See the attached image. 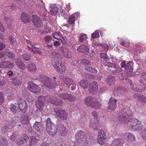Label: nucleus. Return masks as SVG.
<instances>
[{"mask_svg": "<svg viewBox=\"0 0 146 146\" xmlns=\"http://www.w3.org/2000/svg\"><path fill=\"white\" fill-rule=\"evenodd\" d=\"M120 44L121 45L125 47H127L129 46V45L130 42L129 40H126L124 42H120Z\"/></svg>", "mask_w": 146, "mask_h": 146, "instance_id": "56", "label": "nucleus"}, {"mask_svg": "<svg viewBox=\"0 0 146 146\" xmlns=\"http://www.w3.org/2000/svg\"><path fill=\"white\" fill-rule=\"evenodd\" d=\"M14 66V64L11 62L6 61L1 62L0 63V68H12Z\"/></svg>", "mask_w": 146, "mask_h": 146, "instance_id": "18", "label": "nucleus"}, {"mask_svg": "<svg viewBox=\"0 0 146 146\" xmlns=\"http://www.w3.org/2000/svg\"><path fill=\"white\" fill-rule=\"evenodd\" d=\"M47 97L49 99L47 101L48 102L53 104L56 106H60L63 104V102L62 100H60L56 99V100H54L52 99L50 96H49Z\"/></svg>", "mask_w": 146, "mask_h": 146, "instance_id": "22", "label": "nucleus"}, {"mask_svg": "<svg viewBox=\"0 0 146 146\" xmlns=\"http://www.w3.org/2000/svg\"><path fill=\"white\" fill-rule=\"evenodd\" d=\"M98 137L106 138V133L103 130L101 129L98 133Z\"/></svg>", "mask_w": 146, "mask_h": 146, "instance_id": "50", "label": "nucleus"}, {"mask_svg": "<svg viewBox=\"0 0 146 146\" xmlns=\"http://www.w3.org/2000/svg\"><path fill=\"white\" fill-rule=\"evenodd\" d=\"M9 43L12 45H13L15 41L14 36L12 35H10L9 37Z\"/></svg>", "mask_w": 146, "mask_h": 146, "instance_id": "54", "label": "nucleus"}, {"mask_svg": "<svg viewBox=\"0 0 146 146\" xmlns=\"http://www.w3.org/2000/svg\"><path fill=\"white\" fill-rule=\"evenodd\" d=\"M4 101L3 94L2 92H0V105Z\"/></svg>", "mask_w": 146, "mask_h": 146, "instance_id": "63", "label": "nucleus"}, {"mask_svg": "<svg viewBox=\"0 0 146 146\" xmlns=\"http://www.w3.org/2000/svg\"><path fill=\"white\" fill-rule=\"evenodd\" d=\"M62 54L64 56L67 58H70L72 57L71 52L67 47L63 48Z\"/></svg>", "mask_w": 146, "mask_h": 146, "instance_id": "25", "label": "nucleus"}, {"mask_svg": "<svg viewBox=\"0 0 146 146\" xmlns=\"http://www.w3.org/2000/svg\"><path fill=\"white\" fill-rule=\"evenodd\" d=\"M95 100V98H93L91 96H88L85 98L84 102L85 104L87 106L91 107Z\"/></svg>", "mask_w": 146, "mask_h": 146, "instance_id": "23", "label": "nucleus"}, {"mask_svg": "<svg viewBox=\"0 0 146 146\" xmlns=\"http://www.w3.org/2000/svg\"><path fill=\"white\" fill-rule=\"evenodd\" d=\"M6 54L9 58L10 59H14L15 55L11 51H9V50H6L5 51Z\"/></svg>", "mask_w": 146, "mask_h": 146, "instance_id": "45", "label": "nucleus"}, {"mask_svg": "<svg viewBox=\"0 0 146 146\" xmlns=\"http://www.w3.org/2000/svg\"><path fill=\"white\" fill-rule=\"evenodd\" d=\"M101 46L104 48L106 51H107L109 48V46L106 44H101Z\"/></svg>", "mask_w": 146, "mask_h": 146, "instance_id": "64", "label": "nucleus"}, {"mask_svg": "<svg viewBox=\"0 0 146 146\" xmlns=\"http://www.w3.org/2000/svg\"><path fill=\"white\" fill-rule=\"evenodd\" d=\"M133 64L132 62L127 61L122 62L120 64L122 68H124L125 71L127 73H131L133 70Z\"/></svg>", "mask_w": 146, "mask_h": 146, "instance_id": "5", "label": "nucleus"}, {"mask_svg": "<svg viewBox=\"0 0 146 146\" xmlns=\"http://www.w3.org/2000/svg\"><path fill=\"white\" fill-rule=\"evenodd\" d=\"M46 127L51 126L52 124H54L51 122V119L50 118H48L46 121Z\"/></svg>", "mask_w": 146, "mask_h": 146, "instance_id": "59", "label": "nucleus"}, {"mask_svg": "<svg viewBox=\"0 0 146 146\" xmlns=\"http://www.w3.org/2000/svg\"><path fill=\"white\" fill-rule=\"evenodd\" d=\"M103 64L104 66H107L111 68L113 64L108 61L106 60H104L103 61Z\"/></svg>", "mask_w": 146, "mask_h": 146, "instance_id": "57", "label": "nucleus"}, {"mask_svg": "<svg viewBox=\"0 0 146 146\" xmlns=\"http://www.w3.org/2000/svg\"><path fill=\"white\" fill-rule=\"evenodd\" d=\"M131 82L130 85L132 90L137 92H141L144 90L145 86L140 80L134 84Z\"/></svg>", "mask_w": 146, "mask_h": 146, "instance_id": "4", "label": "nucleus"}, {"mask_svg": "<svg viewBox=\"0 0 146 146\" xmlns=\"http://www.w3.org/2000/svg\"><path fill=\"white\" fill-rule=\"evenodd\" d=\"M18 119L16 117H13L10 122H8L7 123L9 124L8 126L10 128H12L15 125L17 122L18 121Z\"/></svg>", "mask_w": 146, "mask_h": 146, "instance_id": "33", "label": "nucleus"}, {"mask_svg": "<svg viewBox=\"0 0 146 146\" xmlns=\"http://www.w3.org/2000/svg\"><path fill=\"white\" fill-rule=\"evenodd\" d=\"M52 63L54 67L57 72L61 73L65 71V67L63 63H62L61 59L58 56L56 55L53 57Z\"/></svg>", "mask_w": 146, "mask_h": 146, "instance_id": "3", "label": "nucleus"}, {"mask_svg": "<svg viewBox=\"0 0 146 146\" xmlns=\"http://www.w3.org/2000/svg\"><path fill=\"white\" fill-rule=\"evenodd\" d=\"M80 63L81 64L84 65L90 64V62L88 60L86 59H82V61L80 62Z\"/></svg>", "mask_w": 146, "mask_h": 146, "instance_id": "58", "label": "nucleus"}, {"mask_svg": "<svg viewBox=\"0 0 146 146\" xmlns=\"http://www.w3.org/2000/svg\"><path fill=\"white\" fill-rule=\"evenodd\" d=\"M92 115L96 119H95L94 120L91 121L90 122V126L94 128V130H96V127L99 126V121L97 119L98 114L96 111H94L92 113Z\"/></svg>", "mask_w": 146, "mask_h": 146, "instance_id": "6", "label": "nucleus"}, {"mask_svg": "<svg viewBox=\"0 0 146 146\" xmlns=\"http://www.w3.org/2000/svg\"><path fill=\"white\" fill-rule=\"evenodd\" d=\"M29 17L28 15L26 13L23 12L21 14V19L24 23H27L30 22V20Z\"/></svg>", "mask_w": 146, "mask_h": 146, "instance_id": "26", "label": "nucleus"}, {"mask_svg": "<svg viewBox=\"0 0 146 146\" xmlns=\"http://www.w3.org/2000/svg\"><path fill=\"white\" fill-rule=\"evenodd\" d=\"M27 69L30 72H35L36 70V66L33 63L29 64L27 66Z\"/></svg>", "mask_w": 146, "mask_h": 146, "instance_id": "35", "label": "nucleus"}, {"mask_svg": "<svg viewBox=\"0 0 146 146\" xmlns=\"http://www.w3.org/2000/svg\"><path fill=\"white\" fill-rule=\"evenodd\" d=\"M46 98L44 96H40L38 98V101L39 102L40 108H42L44 107Z\"/></svg>", "mask_w": 146, "mask_h": 146, "instance_id": "30", "label": "nucleus"}, {"mask_svg": "<svg viewBox=\"0 0 146 146\" xmlns=\"http://www.w3.org/2000/svg\"><path fill=\"white\" fill-rule=\"evenodd\" d=\"M93 52V51L91 50H90V48L87 46L86 49V51L85 53L89 56H92L93 55L92 54Z\"/></svg>", "mask_w": 146, "mask_h": 146, "instance_id": "49", "label": "nucleus"}, {"mask_svg": "<svg viewBox=\"0 0 146 146\" xmlns=\"http://www.w3.org/2000/svg\"><path fill=\"white\" fill-rule=\"evenodd\" d=\"M91 37L94 39L99 37H100L99 32L97 30H96L95 32L92 34Z\"/></svg>", "mask_w": 146, "mask_h": 146, "instance_id": "52", "label": "nucleus"}, {"mask_svg": "<svg viewBox=\"0 0 146 146\" xmlns=\"http://www.w3.org/2000/svg\"><path fill=\"white\" fill-rule=\"evenodd\" d=\"M88 82L86 80H81L79 83L80 85L83 88L86 89L88 88Z\"/></svg>", "mask_w": 146, "mask_h": 146, "instance_id": "36", "label": "nucleus"}, {"mask_svg": "<svg viewBox=\"0 0 146 146\" xmlns=\"http://www.w3.org/2000/svg\"><path fill=\"white\" fill-rule=\"evenodd\" d=\"M28 88L31 91L34 93L38 94L40 91V89L34 83H31L29 84L28 86Z\"/></svg>", "mask_w": 146, "mask_h": 146, "instance_id": "15", "label": "nucleus"}, {"mask_svg": "<svg viewBox=\"0 0 146 146\" xmlns=\"http://www.w3.org/2000/svg\"><path fill=\"white\" fill-rule=\"evenodd\" d=\"M133 97L142 103H146V96L137 93L133 94Z\"/></svg>", "mask_w": 146, "mask_h": 146, "instance_id": "24", "label": "nucleus"}, {"mask_svg": "<svg viewBox=\"0 0 146 146\" xmlns=\"http://www.w3.org/2000/svg\"><path fill=\"white\" fill-rule=\"evenodd\" d=\"M17 106L11 103L9 106V108L11 111L13 112L15 114L17 111Z\"/></svg>", "mask_w": 146, "mask_h": 146, "instance_id": "40", "label": "nucleus"}, {"mask_svg": "<svg viewBox=\"0 0 146 146\" xmlns=\"http://www.w3.org/2000/svg\"><path fill=\"white\" fill-rule=\"evenodd\" d=\"M100 57L103 59H107L108 56L106 53H102L100 54Z\"/></svg>", "mask_w": 146, "mask_h": 146, "instance_id": "62", "label": "nucleus"}, {"mask_svg": "<svg viewBox=\"0 0 146 146\" xmlns=\"http://www.w3.org/2000/svg\"><path fill=\"white\" fill-rule=\"evenodd\" d=\"M18 136L16 134H13L10 137V139L11 141H14Z\"/></svg>", "mask_w": 146, "mask_h": 146, "instance_id": "61", "label": "nucleus"}, {"mask_svg": "<svg viewBox=\"0 0 146 146\" xmlns=\"http://www.w3.org/2000/svg\"><path fill=\"white\" fill-rule=\"evenodd\" d=\"M126 137V139L129 142L132 143L135 141L134 135L129 133H126L125 134Z\"/></svg>", "mask_w": 146, "mask_h": 146, "instance_id": "29", "label": "nucleus"}, {"mask_svg": "<svg viewBox=\"0 0 146 146\" xmlns=\"http://www.w3.org/2000/svg\"><path fill=\"white\" fill-rule=\"evenodd\" d=\"M31 54L28 53H24L22 55V58L23 60L29 61L31 59Z\"/></svg>", "mask_w": 146, "mask_h": 146, "instance_id": "42", "label": "nucleus"}, {"mask_svg": "<svg viewBox=\"0 0 146 146\" xmlns=\"http://www.w3.org/2000/svg\"><path fill=\"white\" fill-rule=\"evenodd\" d=\"M56 113L58 117L61 119L65 120L68 118V115L66 111L60 108L57 110Z\"/></svg>", "mask_w": 146, "mask_h": 146, "instance_id": "12", "label": "nucleus"}, {"mask_svg": "<svg viewBox=\"0 0 146 146\" xmlns=\"http://www.w3.org/2000/svg\"><path fill=\"white\" fill-rule=\"evenodd\" d=\"M0 142L3 146H7L8 145L7 140L5 137L0 136Z\"/></svg>", "mask_w": 146, "mask_h": 146, "instance_id": "38", "label": "nucleus"}, {"mask_svg": "<svg viewBox=\"0 0 146 146\" xmlns=\"http://www.w3.org/2000/svg\"><path fill=\"white\" fill-rule=\"evenodd\" d=\"M110 70L112 72L113 74H117L121 72V68L119 67H117V66L114 64L112 65Z\"/></svg>", "mask_w": 146, "mask_h": 146, "instance_id": "32", "label": "nucleus"}, {"mask_svg": "<svg viewBox=\"0 0 146 146\" xmlns=\"http://www.w3.org/2000/svg\"><path fill=\"white\" fill-rule=\"evenodd\" d=\"M15 63L20 69L23 70L25 69V64L20 59H16Z\"/></svg>", "mask_w": 146, "mask_h": 146, "instance_id": "31", "label": "nucleus"}, {"mask_svg": "<svg viewBox=\"0 0 146 146\" xmlns=\"http://www.w3.org/2000/svg\"><path fill=\"white\" fill-rule=\"evenodd\" d=\"M52 39V36H46L44 38V41L46 43H49L51 40Z\"/></svg>", "mask_w": 146, "mask_h": 146, "instance_id": "60", "label": "nucleus"}, {"mask_svg": "<svg viewBox=\"0 0 146 146\" xmlns=\"http://www.w3.org/2000/svg\"><path fill=\"white\" fill-rule=\"evenodd\" d=\"M32 21L36 27H40L42 25L41 19L36 15H33Z\"/></svg>", "mask_w": 146, "mask_h": 146, "instance_id": "20", "label": "nucleus"}, {"mask_svg": "<svg viewBox=\"0 0 146 146\" xmlns=\"http://www.w3.org/2000/svg\"><path fill=\"white\" fill-rule=\"evenodd\" d=\"M141 136L143 139L146 140V128L144 129L142 131Z\"/></svg>", "mask_w": 146, "mask_h": 146, "instance_id": "55", "label": "nucleus"}, {"mask_svg": "<svg viewBox=\"0 0 146 146\" xmlns=\"http://www.w3.org/2000/svg\"><path fill=\"white\" fill-rule=\"evenodd\" d=\"M106 139L105 138H102L99 137H98L97 138V141L100 144H103Z\"/></svg>", "mask_w": 146, "mask_h": 146, "instance_id": "53", "label": "nucleus"}, {"mask_svg": "<svg viewBox=\"0 0 146 146\" xmlns=\"http://www.w3.org/2000/svg\"><path fill=\"white\" fill-rule=\"evenodd\" d=\"M127 92V91L126 89L121 87H119L114 90L113 93L115 96L121 97L124 96Z\"/></svg>", "mask_w": 146, "mask_h": 146, "instance_id": "8", "label": "nucleus"}, {"mask_svg": "<svg viewBox=\"0 0 146 146\" xmlns=\"http://www.w3.org/2000/svg\"><path fill=\"white\" fill-rule=\"evenodd\" d=\"M124 143V141L122 139H115L112 141L110 146H123Z\"/></svg>", "mask_w": 146, "mask_h": 146, "instance_id": "19", "label": "nucleus"}, {"mask_svg": "<svg viewBox=\"0 0 146 146\" xmlns=\"http://www.w3.org/2000/svg\"><path fill=\"white\" fill-rule=\"evenodd\" d=\"M33 127L34 129L37 131V132H39V134L38 135H39L40 134V131L42 129V126L41 123L40 122L36 121L34 124Z\"/></svg>", "mask_w": 146, "mask_h": 146, "instance_id": "27", "label": "nucleus"}, {"mask_svg": "<svg viewBox=\"0 0 146 146\" xmlns=\"http://www.w3.org/2000/svg\"><path fill=\"white\" fill-rule=\"evenodd\" d=\"M122 117L119 115L118 119L120 123H127V126L130 127V129H134L136 130H139L141 129L143 125L138 120L135 119H131L128 121L129 117L127 116ZM124 116L123 115V116Z\"/></svg>", "mask_w": 146, "mask_h": 146, "instance_id": "1", "label": "nucleus"}, {"mask_svg": "<svg viewBox=\"0 0 146 146\" xmlns=\"http://www.w3.org/2000/svg\"><path fill=\"white\" fill-rule=\"evenodd\" d=\"M46 128L47 132L51 136H54L57 132V126L54 124H52Z\"/></svg>", "mask_w": 146, "mask_h": 146, "instance_id": "9", "label": "nucleus"}, {"mask_svg": "<svg viewBox=\"0 0 146 146\" xmlns=\"http://www.w3.org/2000/svg\"><path fill=\"white\" fill-rule=\"evenodd\" d=\"M115 81V77L112 76H108L106 78V82L108 85L112 86L114 85Z\"/></svg>", "mask_w": 146, "mask_h": 146, "instance_id": "28", "label": "nucleus"}, {"mask_svg": "<svg viewBox=\"0 0 146 146\" xmlns=\"http://www.w3.org/2000/svg\"><path fill=\"white\" fill-rule=\"evenodd\" d=\"M75 138L79 143H83V140L86 139L85 133L81 130L78 131L76 134Z\"/></svg>", "mask_w": 146, "mask_h": 146, "instance_id": "10", "label": "nucleus"}, {"mask_svg": "<svg viewBox=\"0 0 146 146\" xmlns=\"http://www.w3.org/2000/svg\"><path fill=\"white\" fill-rule=\"evenodd\" d=\"M76 13H74L69 16L68 22L70 24H74L76 20Z\"/></svg>", "mask_w": 146, "mask_h": 146, "instance_id": "34", "label": "nucleus"}, {"mask_svg": "<svg viewBox=\"0 0 146 146\" xmlns=\"http://www.w3.org/2000/svg\"><path fill=\"white\" fill-rule=\"evenodd\" d=\"M102 104L101 103L95 99V101H94V102L91 107L95 109H98L100 108Z\"/></svg>", "mask_w": 146, "mask_h": 146, "instance_id": "37", "label": "nucleus"}, {"mask_svg": "<svg viewBox=\"0 0 146 146\" xmlns=\"http://www.w3.org/2000/svg\"><path fill=\"white\" fill-rule=\"evenodd\" d=\"M19 105L20 110L21 111L25 112L26 111L27 107V104L26 101L23 99H20L19 102Z\"/></svg>", "mask_w": 146, "mask_h": 146, "instance_id": "17", "label": "nucleus"}, {"mask_svg": "<svg viewBox=\"0 0 146 146\" xmlns=\"http://www.w3.org/2000/svg\"><path fill=\"white\" fill-rule=\"evenodd\" d=\"M89 86V90L91 93L94 94L96 93L98 90V86L96 82L94 81L91 83Z\"/></svg>", "mask_w": 146, "mask_h": 146, "instance_id": "21", "label": "nucleus"}, {"mask_svg": "<svg viewBox=\"0 0 146 146\" xmlns=\"http://www.w3.org/2000/svg\"><path fill=\"white\" fill-rule=\"evenodd\" d=\"M59 98L65 100H67L70 102L75 101L76 98L74 96L70 94L67 93H62L59 94L58 95Z\"/></svg>", "mask_w": 146, "mask_h": 146, "instance_id": "7", "label": "nucleus"}, {"mask_svg": "<svg viewBox=\"0 0 146 146\" xmlns=\"http://www.w3.org/2000/svg\"><path fill=\"white\" fill-rule=\"evenodd\" d=\"M59 78L60 79L64 82L65 84L68 88L71 85H73L74 84L73 80L70 78L62 75L60 76Z\"/></svg>", "mask_w": 146, "mask_h": 146, "instance_id": "13", "label": "nucleus"}, {"mask_svg": "<svg viewBox=\"0 0 146 146\" xmlns=\"http://www.w3.org/2000/svg\"><path fill=\"white\" fill-rule=\"evenodd\" d=\"M87 46L85 45H81L78 47L77 50L80 52H83L85 53Z\"/></svg>", "mask_w": 146, "mask_h": 146, "instance_id": "44", "label": "nucleus"}, {"mask_svg": "<svg viewBox=\"0 0 146 146\" xmlns=\"http://www.w3.org/2000/svg\"><path fill=\"white\" fill-rule=\"evenodd\" d=\"M12 83L15 86H19L21 85L22 82L21 80L14 78L12 80Z\"/></svg>", "mask_w": 146, "mask_h": 146, "instance_id": "39", "label": "nucleus"}, {"mask_svg": "<svg viewBox=\"0 0 146 146\" xmlns=\"http://www.w3.org/2000/svg\"><path fill=\"white\" fill-rule=\"evenodd\" d=\"M57 132L60 135L65 136L67 135V130L66 127L64 125L61 124L57 126Z\"/></svg>", "mask_w": 146, "mask_h": 146, "instance_id": "11", "label": "nucleus"}, {"mask_svg": "<svg viewBox=\"0 0 146 146\" xmlns=\"http://www.w3.org/2000/svg\"><path fill=\"white\" fill-rule=\"evenodd\" d=\"M9 125V124L7 123L2 127L1 131L3 133H6L8 131L9 129L10 128V127H9L8 126Z\"/></svg>", "mask_w": 146, "mask_h": 146, "instance_id": "43", "label": "nucleus"}, {"mask_svg": "<svg viewBox=\"0 0 146 146\" xmlns=\"http://www.w3.org/2000/svg\"><path fill=\"white\" fill-rule=\"evenodd\" d=\"M58 8L56 7H54L50 10L51 14L53 15H55L58 12Z\"/></svg>", "mask_w": 146, "mask_h": 146, "instance_id": "51", "label": "nucleus"}, {"mask_svg": "<svg viewBox=\"0 0 146 146\" xmlns=\"http://www.w3.org/2000/svg\"><path fill=\"white\" fill-rule=\"evenodd\" d=\"M22 123L24 125L28 124L29 122V117L27 114L24 115V119L21 121Z\"/></svg>", "mask_w": 146, "mask_h": 146, "instance_id": "47", "label": "nucleus"}, {"mask_svg": "<svg viewBox=\"0 0 146 146\" xmlns=\"http://www.w3.org/2000/svg\"><path fill=\"white\" fill-rule=\"evenodd\" d=\"M17 138L18 139L16 140L15 142L20 145L23 144L25 142L28 141L29 139V137L26 134H23L21 137H19L18 136Z\"/></svg>", "mask_w": 146, "mask_h": 146, "instance_id": "14", "label": "nucleus"}, {"mask_svg": "<svg viewBox=\"0 0 146 146\" xmlns=\"http://www.w3.org/2000/svg\"><path fill=\"white\" fill-rule=\"evenodd\" d=\"M117 100L113 97H111L109 100V105L108 107V109L113 110L115 109L117 107Z\"/></svg>", "mask_w": 146, "mask_h": 146, "instance_id": "16", "label": "nucleus"}, {"mask_svg": "<svg viewBox=\"0 0 146 146\" xmlns=\"http://www.w3.org/2000/svg\"><path fill=\"white\" fill-rule=\"evenodd\" d=\"M39 78L41 81L45 86L50 89H54L56 86L60 84V81L56 80L57 79L55 77H53L54 80L51 81L50 78L46 76L40 75L39 76Z\"/></svg>", "mask_w": 146, "mask_h": 146, "instance_id": "2", "label": "nucleus"}, {"mask_svg": "<svg viewBox=\"0 0 146 146\" xmlns=\"http://www.w3.org/2000/svg\"><path fill=\"white\" fill-rule=\"evenodd\" d=\"M84 69L86 71L92 73H96L98 72L97 70L89 66H86L85 67Z\"/></svg>", "mask_w": 146, "mask_h": 146, "instance_id": "41", "label": "nucleus"}, {"mask_svg": "<svg viewBox=\"0 0 146 146\" xmlns=\"http://www.w3.org/2000/svg\"><path fill=\"white\" fill-rule=\"evenodd\" d=\"M38 139L36 138L35 137H31L29 142L32 143V144H33L35 145H37L38 142Z\"/></svg>", "mask_w": 146, "mask_h": 146, "instance_id": "46", "label": "nucleus"}, {"mask_svg": "<svg viewBox=\"0 0 146 146\" xmlns=\"http://www.w3.org/2000/svg\"><path fill=\"white\" fill-rule=\"evenodd\" d=\"M61 36L60 32H55L53 34V38L58 40L60 39H61L60 37Z\"/></svg>", "mask_w": 146, "mask_h": 146, "instance_id": "48", "label": "nucleus"}]
</instances>
